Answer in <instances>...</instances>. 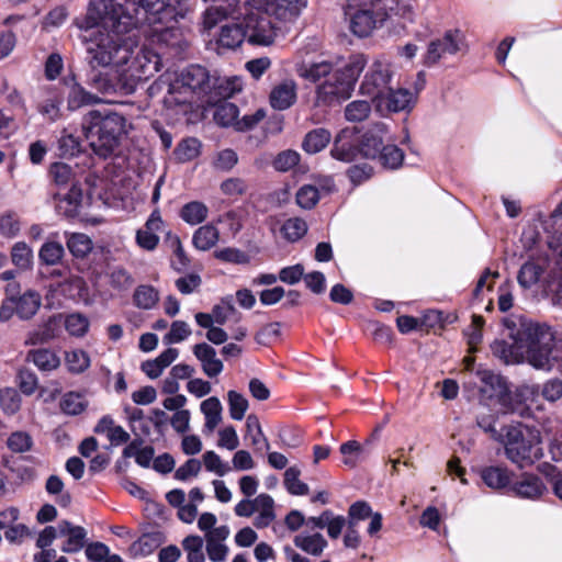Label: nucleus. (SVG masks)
Returning <instances> with one entry per match:
<instances>
[{
    "label": "nucleus",
    "mask_w": 562,
    "mask_h": 562,
    "mask_svg": "<svg viewBox=\"0 0 562 562\" xmlns=\"http://www.w3.org/2000/svg\"><path fill=\"white\" fill-rule=\"evenodd\" d=\"M58 532L59 536L67 537L61 548L64 552L74 553L83 548L87 532L82 527L74 526L67 520H61L58 522Z\"/></svg>",
    "instance_id": "nucleus-21"
},
{
    "label": "nucleus",
    "mask_w": 562,
    "mask_h": 562,
    "mask_svg": "<svg viewBox=\"0 0 562 562\" xmlns=\"http://www.w3.org/2000/svg\"><path fill=\"white\" fill-rule=\"evenodd\" d=\"M207 215L209 207L201 201L188 202L179 212L181 220L191 226L203 223L207 218Z\"/></svg>",
    "instance_id": "nucleus-36"
},
{
    "label": "nucleus",
    "mask_w": 562,
    "mask_h": 562,
    "mask_svg": "<svg viewBox=\"0 0 562 562\" xmlns=\"http://www.w3.org/2000/svg\"><path fill=\"white\" fill-rule=\"evenodd\" d=\"M297 100V83L293 78H284L274 83L269 93V103L277 111L290 109Z\"/></svg>",
    "instance_id": "nucleus-17"
},
{
    "label": "nucleus",
    "mask_w": 562,
    "mask_h": 562,
    "mask_svg": "<svg viewBox=\"0 0 562 562\" xmlns=\"http://www.w3.org/2000/svg\"><path fill=\"white\" fill-rule=\"evenodd\" d=\"M403 159L404 154L402 149L395 145H385L382 148L381 156L379 157L382 166L389 169L398 168L402 165Z\"/></svg>",
    "instance_id": "nucleus-64"
},
{
    "label": "nucleus",
    "mask_w": 562,
    "mask_h": 562,
    "mask_svg": "<svg viewBox=\"0 0 562 562\" xmlns=\"http://www.w3.org/2000/svg\"><path fill=\"white\" fill-rule=\"evenodd\" d=\"M209 72L199 65L183 69L179 75L165 72L150 87V91H166L164 102L167 106L192 102L194 92H204L209 88Z\"/></svg>",
    "instance_id": "nucleus-6"
},
{
    "label": "nucleus",
    "mask_w": 562,
    "mask_h": 562,
    "mask_svg": "<svg viewBox=\"0 0 562 562\" xmlns=\"http://www.w3.org/2000/svg\"><path fill=\"white\" fill-rule=\"evenodd\" d=\"M280 231L284 239L294 243L306 234L307 224L300 217H291L282 224Z\"/></svg>",
    "instance_id": "nucleus-48"
},
{
    "label": "nucleus",
    "mask_w": 562,
    "mask_h": 562,
    "mask_svg": "<svg viewBox=\"0 0 562 562\" xmlns=\"http://www.w3.org/2000/svg\"><path fill=\"white\" fill-rule=\"evenodd\" d=\"M82 192L79 187L72 184L69 191L63 196L58 199L56 204V209L58 213L67 216L74 217L78 214L79 207L81 204Z\"/></svg>",
    "instance_id": "nucleus-34"
},
{
    "label": "nucleus",
    "mask_w": 562,
    "mask_h": 562,
    "mask_svg": "<svg viewBox=\"0 0 562 562\" xmlns=\"http://www.w3.org/2000/svg\"><path fill=\"white\" fill-rule=\"evenodd\" d=\"M188 0H90L86 15L77 26L87 34L89 63L93 66L127 64L134 37L182 47L183 34L176 27L188 11Z\"/></svg>",
    "instance_id": "nucleus-1"
},
{
    "label": "nucleus",
    "mask_w": 562,
    "mask_h": 562,
    "mask_svg": "<svg viewBox=\"0 0 562 562\" xmlns=\"http://www.w3.org/2000/svg\"><path fill=\"white\" fill-rule=\"evenodd\" d=\"M200 409L205 417L204 430L212 432L222 422L221 401L216 396H211L201 403Z\"/></svg>",
    "instance_id": "nucleus-32"
},
{
    "label": "nucleus",
    "mask_w": 562,
    "mask_h": 562,
    "mask_svg": "<svg viewBox=\"0 0 562 562\" xmlns=\"http://www.w3.org/2000/svg\"><path fill=\"white\" fill-rule=\"evenodd\" d=\"M192 330L188 323L175 321L170 325L169 331L164 336V342L167 345L179 344L190 337Z\"/></svg>",
    "instance_id": "nucleus-63"
},
{
    "label": "nucleus",
    "mask_w": 562,
    "mask_h": 562,
    "mask_svg": "<svg viewBox=\"0 0 562 562\" xmlns=\"http://www.w3.org/2000/svg\"><path fill=\"white\" fill-rule=\"evenodd\" d=\"M418 99V91H412L407 88L398 87L394 89L392 86L386 93L375 100L372 104L381 115L391 113L411 112Z\"/></svg>",
    "instance_id": "nucleus-13"
},
{
    "label": "nucleus",
    "mask_w": 562,
    "mask_h": 562,
    "mask_svg": "<svg viewBox=\"0 0 562 562\" xmlns=\"http://www.w3.org/2000/svg\"><path fill=\"white\" fill-rule=\"evenodd\" d=\"M220 240V231L211 223L200 226L192 236L193 246L201 251H207Z\"/></svg>",
    "instance_id": "nucleus-31"
},
{
    "label": "nucleus",
    "mask_w": 562,
    "mask_h": 562,
    "mask_svg": "<svg viewBox=\"0 0 562 562\" xmlns=\"http://www.w3.org/2000/svg\"><path fill=\"white\" fill-rule=\"evenodd\" d=\"M229 528L226 525L218 526L210 535H205V549L207 557L213 562H222L228 554V547L225 544L229 537Z\"/></svg>",
    "instance_id": "nucleus-19"
},
{
    "label": "nucleus",
    "mask_w": 562,
    "mask_h": 562,
    "mask_svg": "<svg viewBox=\"0 0 562 562\" xmlns=\"http://www.w3.org/2000/svg\"><path fill=\"white\" fill-rule=\"evenodd\" d=\"M105 100L97 93L88 91L78 82H74L67 93V109L69 111H77L82 106L94 105L104 103Z\"/></svg>",
    "instance_id": "nucleus-22"
},
{
    "label": "nucleus",
    "mask_w": 562,
    "mask_h": 562,
    "mask_svg": "<svg viewBox=\"0 0 562 562\" xmlns=\"http://www.w3.org/2000/svg\"><path fill=\"white\" fill-rule=\"evenodd\" d=\"M229 416L234 420H241L249 407L248 400L234 390L227 392Z\"/></svg>",
    "instance_id": "nucleus-51"
},
{
    "label": "nucleus",
    "mask_w": 562,
    "mask_h": 562,
    "mask_svg": "<svg viewBox=\"0 0 562 562\" xmlns=\"http://www.w3.org/2000/svg\"><path fill=\"white\" fill-rule=\"evenodd\" d=\"M113 71H97L88 81V85L103 95L128 94L134 91V83L130 82L127 75L122 69Z\"/></svg>",
    "instance_id": "nucleus-14"
},
{
    "label": "nucleus",
    "mask_w": 562,
    "mask_h": 562,
    "mask_svg": "<svg viewBox=\"0 0 562 562\" xmlns=\"http://www.w3.org/2000/svg\"><path fill=\"white\" fill-rule=\"evenodd\" d=\"M331 134L326 128H315L308 132L303 142V148L306 153L316 154L323 150L330 142Z\"/></svg>",
    "instance_id": "nucleus-42"
},
{
    "label": "nucleus",
    "mask_w": 562,
    "mask_h": 562,
    "mask_svg": "<svg viewBox=\"0 0 562 562\" xmlns=\"http://www.w3.org/2000/svg\"><path fill=\"white\" fill-rule=\"evenodd\" d=\"M542 272L543 268L540 265L535 261H527L519 270L518 283L522 288L528 289L539 281Z\"/></svg>",
    "instance_id": "nucleus-52"
},
{
    "label": "nucleus",
    "mask_w": 562,
    "mask_h": 562,
    "mask_svg": "<svg viewBox=\"0 0 562 562\" xmlns=\"http://www.w3.org/2000/svg\"><path fill=\"white\" fill-rule=\"evenodd\" d=\"M499 441L504 443L506 457L520 468L533 463L542 456V439L536 427L521 423L507 425Z\"/></svg>",
    "instance_id": "nucleus-7"
},
{
    "label": "nucleus",
    "mask_w": 562,
    "mask_h": 562,
    "mask_svg": "<svg viewBox=\"0 0 562 562\" xmlns=\"http://www.w3.org/2000/svg\"><path fill=\"white\" fill-rule=\"evenodd\" d=\"M480 366L476 375L482 382V396L495 400L499 405V412L503 414L516 412V407L512 405V395L508 391L506 381L498 374L487 369H481Z\"/></svg>",
    "instance_id": "nucleus-12"
},
{
    "label": "nucleus",
    "mask_w": 562,
    "mask_h": 562,
    "mask_svg": "<svg viewBox=\"0 0 562 562\" xmlns=\"http://www.w3.org/2000/svg\"><path fill=\"white\" fill-rule=\"evenodd\" d=\"M508 324L514 329L513 335L522 344L525 357L533 368L550 370L562 358L560 341L548 324L519 315H515V319Z\"/></svg>",
    "instance_id": "nucleus-3"
},
{
    "label": "nucleus",
    "mask_w": 562,
    "mask_h": 562,
    "mask_svg": "<svg viewBox=\"0 0 562 562\" xmlns=\"http://www.w3.org/2000/svg\"><path fill=\"white\" fill-rule=\"evenodd\" d=\"M66 245L76 258L87 257L93 247L91 238L82 233H66Z\"/></svg>",
    "instance_id": "nucleus-41"
},
{
    "label": "nucleus",
    "mask_w": 562,
    "mask_h": 562,
    "mask_svg": "<svg viewBox=\"0 0 562 562\" xmlns=\"http://www.w3.org/2000/svg\"><path fill=\"white\" fill-rule=\"evenodd\" d=\"M321 198L317 187L313 184H304L296 192V203L302 209H313Z\"/></svg>",
    "instance_id": "nucleus-62"
},
{
    "label": "nucleus",
    "mask_w": 562,
    "mask_h": 562,
    "mask_svg": "<svg viewBox=\"0 0 562 562\" xmlns=\"http://www.w3.org/2000/svg\"><path fill=\"white\" fill-rule=\"evenodd\" d=\"M46 98L36 104L37 112L50 122H56L61 116L60 98L50 88H43Z\"/></svg>",
    "instance_id": "nucleus-33"
},
{
    "label": "nucleus",
    "mask_w": 562,
    "mask_h": 562,
    "mask_svg": "<svg viewBox=\"0 0 562 562\" xmlns=\"http://www.w3.org/2000/svg\"><path fill=\"white\" fill-rule=\"evenodd\" d=\"M0 406L7 415H14L21 407V396L13 387L0 390Z\"/></svg>",
    "instance_id": "nucleus-57"
},
{
    "label": "nucleus",
    "mask_w": 562,
    "mask_h": 562,
    "mask_svg": "<svg viewBox=\"0 0 562 562\" xmlns=\"http://www.w3.org/2000/svg\"><path fill=\"white\" fill-rule=\"evenodd\" d=\"M26 361L32 362L42 372L54 371L60 366L59 356L49 348L31 349L26 355Z\"/></svg>",
    "instance_id": "nucleus-25"
},
{
    "label": "nucleus",
    "mask_w": 562,
    "mask_h": 562,
    "mask_svg": "<svg viewBox=\"0 0 562 562\" xmlns=\"http://www.w3.org/2000/svg\"><path fill=\"white\" fill-rule=\"evenodd\" d=\"M385 134V127L383 125H376L369 130L362 138L361 153L367 158H379L383 146V139Z\"/></svg>",
    "instance_id": "nucleus-27"
},
{
    "label": "nucleus",
    "mask_w": 562,
    "mask_h": 562,
    "mask_svg": "<svg viewBox=\"0 0 562 562\" xmlns=\"http://www.w3.org/2000/svg\"><path fill=\"white\" fill-rule=\"evenodd\" d=\"M238 108L231 102H224L216 106L214 112V121L224 127L233 126L235 130L238 123Z\"/></svg>",
    "instance_id": "nucleus-47"
},
{
    "label": "nucleus",
    "mask_w": 562,
    "mask_h": 562,
    "mask_svg": "<svg viewBox=\"0 0 562 562\" xmlns=\"http://www.w3.org/2000/svg\"><path fill=\"white\" fill-rule=\"evenodd\" d=\"M19 284L13 283L5 286V299L0 306V322H8L16 313L15 294Z\"/></svg>",
    "instance_id": "nucleus-61"
},
{
    "label": "nucleus",
    "mask_w": 562,
    "mask_h": 562,
    "mask_svg": "<svg viewBox=\"0 0 562 562\" xmlns=\"http://www.w3.org/2000/svg\"><path fill=\"white\" fill-rule=\"evenodd\" d=\"M484 324V318L481 315H472V323L464 331L468 338L469 350L471 352L476 351L477 346L481 344L483 339L482 329Z\"/></svg>",
    "instance_id": "nucleus-55"
},
{
    "label": "nucleus",
    "mask_w": 562,
    "mask_h": 562,
    "mask_svg": "<svg viewBox=\"0 0 562 562\" xmlns=\"http://www.w3.org/2000/svg\"><path fill=\"white\" fill-rule=\"evenodd\" d=\"M7 447L14 453L29 452L33 448L32 436L24 430H16L9 435L7 438Z\"/></svg>",
    "instance_id": "nucleus-50"
},
{
    "label": "nucleus",
    "mask_w": 562,
    "mask_h": 562,
    "mask_svg": "<svg viewBox=\"0 0 562 562\" xmlns=\"http://www.w3.org/2000/svg\"><path fill=\"white\" fill-rule=\"evenodd\" d=\"M339 451L342 454V463L350 469L356 468L357 464L363 461L368 456L366 446L356 440L342 443Z\"/></svg>",
    "instance_id": "nucleus-37"
},
{
    "label": "nucleus",
    "mask_w": 562,
    "mask_h": 562,
    "mask_svg": "<svg viewBox=\"0 0 562 562\" xmlns=\"http://www.w3.org/2000/svg\"><path fill=\"white\" fill-rule=\"evenodd\" d=\"M179 356V350L176 348H168L162 351L154 360H146L142 363V371L151 380L161 375L164 370L168 368Z\"/></svg>",
    "instance_id": "nucleus-24"
},
{
    "label": "nucleus",
    "mask_w": 562,
    "mask_h": 562,
    "mask_svg": "<svg viewBox=\"0 0 562 562\" xmlns=\"http://www.w3.org/2000/svg\"><path fill=\"white\" fill-rule=\"evenodd\" d=\"M79 137L64 130L58 138V149L64 157H74L80 153Z\"/></svg>",
    "instance_id": "nucleus-59"
},
{
    "label": "nucleus",
    "mask_w": 562,
    "mask_h": 562,
    "mask_svg": "<svg viewBox=\"0 0 562 562\" xmlns=\"http://www.w3.org/2000/svg\"><path fill=\"white\" fill-rule=\"evenodd\" d=\"M255 8H265L279 22H292L306 5V0H247Z\"/></svg>",
    "instance_id": "nucleus-15"
},
{
    "label": "nucleus",
    "mask_w": 562,
    "mask_h": 562,
    "mask_svg": "<svg viewBox=\"0 0 562 562\" xmlns=\"http://www.w3.org/2000/svg\"><path fill=\"white\" fill-rule=\"evenodd\" d=\"M56 291H59L65 297L74 301H82L88 304L89 289L83 278L70 274L63 282L56 285Z\"/></svg>",
    "instance_id": "nucleus-23"
},
{
    "label": "nucleus",
    "mask_w": 562,
    "mask_h": 562,
    "mask_svg": "<svg viewBox=\"0 0 562 562\" xmlns=\"http://www.w3.org/2000/svg\"><path fill=\"white\" fill-rule=\"evenodd\" d=\"M88 401L80 392L69 391L65 393L59 402V407L66 415L75 416L86 411Z\"/></svg>",
    "instance_id": "nucleus-40"
},
{
    "label": "nucleus",
    "mask_w": 562,
    "mask_h": 562,
    "mask_svg": "<svg viewBox=\"0 0 562 562\" xmlns=\"http://www.w3.org/2000/svg\"><path fill=\"white\" fill-rule=\"evenodd\" d=\"M12 262L20 269H30L33 262V250L24 241H18L11 250Z\"/></svg>",
    "instance_id": "nucleus-53"
},
{
    "label": "nucleus",
    "mask_w": 562,
    "mask_h": 562,
    "mask_svg": "<svg viewBox=\"0 0 562 562\" xmlns=\"http://www.w3.org/2000/svg\"><path fill=\"white\" fill-rule=\"evenodd\" d=\"M247 37L243 22L225 24L221 27L216 44L218 49H235L241 45Z\"/></svg>",
    "instance_id": "nucleus-26"
},
{
    "label": "nucleus",
    "mask_w": 562,
    "mask_h": 562,
    "mask_svg": "<svg viewBox=\"0 0 562 562\" xmlns=\"http://www.w3.org/2000/svg\"><path fill=\"white\" fill-rule=\"evenodd\" d=\"M89 326L88 317L80 313L69 314L65 319L66 330L75 337H83L88 333Z\"/></svg>",
    "instance_id": "nucleus-54"
},
{
    "label": "nucleus",
    "mask_w": 562,
    "mask_h": 562,
    "mask_svg": "<svg viewBox=\"0 0 562 562\" xmlns=\"http://www.w3.org/2000/svg\"><path fill=\"white\" fill-rule=\"evenodd\" d=\"M238 16L243 19V25L249 43L256 45H271L281 31L278 23L271 21L270 13L265 8H255L241 0Z\"/></svg>",
    "instance_id": "nucleus-8"
},
{
    "label": "nucleus",
    "mask_w": 562,
    "mask_h": 562,
    "mask_svg": "<svg viewBox=\"0 0 562 562\" xmlns=\"http://www.w3.org/2000/svg\"><path fill=\"white\" fill-rule=\"evenodd\" d=\"M246 438H249L251 446L257 449L269 450V448H270L269 441L262 431L259 418L256 415L247 416Z\"/></svg>",
    "instance_id": "nucleus-44"
},
{
    "label": "nucleus",
    "mask_w": 562,
    "mask_h": 562,
    "mask_svg": "<svg viewBox=\"0 0 562 562\" xmlns=\"http://www.w3.org/2000/svg\"><path fill=\"white\" fill-rule=\"evenodd\" d=\"M293 541L299 549L314 557L321 555L327 547V541L323 535L318 532L313 535H296Z\"/></svg>",
    "instance_id": "nucleus-35"
},
{
    "label": "nucleus",
    "mask_w": 562,
    "mask_h": 562,
    "mask_svg": "<svg viewBox=\"0 0 562 562\" xmlns=\"http://www.w3.org/2000/svg\"><path fill=\"white\" fill-rule=\"evenodd\" d=\"M481 479L490 488L501 490L510 483L507 469L502 467H486L481 470Z\"/></svg>",
    "instance_id": "nucleus-39"
},
{
    "label": "nucleus",
    "mask_w": 562,
    "mask_h": 562,
    "mask_svg": "<svg viewBox=\"0 0 562 562\" xmlns=\"http://www.w3.org/2000/svg\"><path fill=\"white\" fill-rule=\"evenodd\" d=\"M133 301L138 308L151 310L159 301V292L151 285H138L134 291Z\"/></svg>",
    "instance_id": "nucleus-45"
},
{
    "label": "nucleus",
    "mask_w": 562,
    "mask_h": 562,
    "mask_svg": "<svg viewBox=\"0 0 562 562\" xmlns=\"http://www.w3.org/2000/svg\"><path fill=\"white\" fill-rule=\"evenodd\" d=\"M81 128L91 150L108 158L119 150L132 125L119 112L91 110L82 117Z\"/></svg>",
    "instance_id": "nucleus-4"
},
{
    "label": "nucleus",
    "mask_w": 562,
    "mask_h": 562,
    "mask_svg": "<svg viewBox=\"0 0 562 562\" xmlns=\"http://www.w3.org/2000/svg\"><path fill=\"white\" fill-rule=\"evenodd\" d=\"M468 48L465 34L459 29L448 30L442 37L432 40L424 55L426 66L436 65L447 55H456Z\"/></svg>",
    "instance_id": "nucleus-11"
},
{
    "label": "nucleus",
    "mask_w": 562,
    "mask_h": 562,
    "mask_svg": "<svg viewBox=\"0 0 562 562\" xmlns=\"http://www.w3.org/2000/svg\"><path fill=\"white\" fill-rule=\"evenodd\" d=\"M515 315H510L504 318V326L508 330V337L512 339V344L503 339H496L491 345V350L495 357L501 359L504 363H519L524 360V347L522 344L515 337L514 329L508 324L509 321H514Z\"/></svg>",
    "instance_id": "nucleus-16"
},
{
    "label": "nucleus",
    "mask_w": 562,
    "mask_h": 562,
    "mask_svg": "<svg viewBox=\"0 0 562 562\" xmlns=\"http://www.w3.org/2000/svg\"><path fill=\"white\" fill-rule=\"evenodd\" d=\"M357 143L358 138L352 130H341L335 137L334 145L330 150L333 158L344 162L353 161L359 154Z\"/></svg>",
    "instance_id": "nucleus-18"
},
{
    "label": "nucleus",
    "mask_w": 562,
    "mask_h": 562,
    "mask_svg": "<svg viewBox=\"0 0 562 562\" xmlns=\"http://www.w3.org/2000/svg\"><path fill=\"white\" fill-rule=\"evenodd\" d=\"M367 63L368 59L363 54H352L347 59L341 57L321 58L313 61L299 59L295 61L294 69L301 79L315 85L314 105L333 108L352 95Z\"/></svg>",
    "instance_id": "nucleus-2"
},
{
    "label": "nucleus",
    "mask_w": 562,
    "mask_h": 562,
    "mask_svg": "<svg viewBox=\"0 0 562 562\" xmlns=\"http://www.w3.org/2000/svg\"><path fill=\"white\" fill-rule=\"evenodd\" d=\"M273 498L268 494H259L255 498V513L257 516L254 525L257 528L268 527L276 518Z\"/></svg>",
    "instance_id": "nucleus-30"
},
{
    "label": "nucleus",
    "mask_w": 562,
    "mask_h": 562,
    "mask_svg": "<svg viewBox=\"0 0 562 562\" xmlns=\"http://www.w3.org/2000/svg\"><path fill=\"white\" fill-rule=\"evenodd\" d=\"M414 0H348L346 14L350 18V30L359 36H369L392 15L406 20L413 18Z\"/></svg>",
    "instance_id": "nucleus-5"
},
{
    "label": "nucleus",
    "mask_w": 562,
    "mask_h": 562,
    "mask_svg": "<svg viewBox=\"0 0 562 562\" xmlns=\"http://www.w3.org/2000/svg\"><path fill=\"white\" fill-rule=\"evenodd\" d=\"M65 256L64 246L54 240L45 241L38 250V259L42 265L57 266L61 262Z\"/></svg>",
    "instance_id": "nucleus-43"
},
{
    "label": "nucleus",
    "mask_w": 562,
    "mask_h": 562,
    "mask_svg": "<svg viewBox=\"0 0 562 562\" xmlns=\"http://www.w3.org/2000/svg\"><path fill=\"white\" fill-rule=\"evenodd\" d=\"M394 70L385 58H376L369 66L359 87V93L369 97L372 103L392 86Z\"/></svg>",
    "instance_id": "nucleus-10"
},
{
    "label": "nucleus",
    "mask_w": 562,
    "mask_h": 562,
    "mask_svg": "<svg viewBox=\"0 0 562 562\" xmlns=\"http://www.w3.org/2000/svg\"><path fill=\"white\" fill-rule=\"evenodd\" d=\"M193 353L201 362L202 371L206 376L215 378L222 373L224 364L216 357V350L212 346L205 342L196 344L193 347Z\"/></svg>",
    "instance_id": "nucleus-20"
},
{
    "label": "nucleus",
    "mask_w": 562,
    "mask_h": 562,
    "mask_svg": "<svg viewBox=\"0 0 562 562\" xmlns=\"http://www.w3.org/2000/svg\"><path fill=\"white\" fill-rule=\"evenodd\" d=\"M65 366L71 374H82L91 366V359L87 351L72 349L65 352Z\"/></svg>",
    "instance_id": "nucleus-38"
},
{
    "label": "nucleus",
    "mask_w": 562,
    "mask_h": 562,
    "mask_svg": "<svg viewBox=\"0 0 562 562\" xmlns=\"http://www.w3.org/2000/svg\"><path fill=\"white\" fill-rule=\"evenodd\" d=\"M56 336L57 334L54 328V322L52 319H48L43 325L38 326L36 329L29 334L26 344H45L56 338Z\"/></svg>",
    "instance_id": "nucleus-60"
},
{
    "label": "nucleus",
    "mask_w": 562,
    "mask_h": 562,
    "mask_svg": "<svg viewBox=\"0 0 562 562\" xmlns=\"http://www.w3.org/2000/svg\"><path fill=\"white\" fill-rule=\"evenodd\" d=\"M201 153V142L194 137L181 140L175 149L176 159L180 162H187L199 157Z\"/></svg>",
    "instance_id": "nucleus-49"
},
{
    "label": "nucleus",
    "mask_w": 562,
    "mask_h": 562,
    "mask_svg": "<svg viewBox=\"0 0 562 562\" xmlns=\"http://www.w3.org/2000/svg\"><path fill=\"white\" fill-rule=\"evenodd\" d=\"M135 41L132 44V55L127 64L122 66L111 65L114 68L122 69L127 75L130 82L135 85L136 80L148 79L159 71L161 66L160 56L148 47H143L134 53V48L137 47L138 37H134ZM90 65L94 67L91 63ZM108 65L106 67H109Z\"/></svg>",
    "instance_id": "nucleus-9"
},
{
    "label": "nucleus",
    "mask_w": 562,
    "mask_h": 562,
    "mask_svg": "<svg viewBox=\"0 0 562 562\" xmlns=\"http://www.w3.org/2000/svg\"><path fill=\"white\" fill-rule=\"evenodd\" d=\"M372 105V101L353 100L345 106V119L352 123L362 122L370 116Z\"/></svg>",
    "instance_id": "nucleus-46"
},
{
    "label": "nucleus",
    "mask_w": 562,
    "mask_h": 562,
    "mask_svg": "<svg viewBox=\"0 0 562 562\" xmlns=\"http://www.w3.org/2000/svg\"><path fill=\"white\" fill-rule=\"evenodd\" d=\"M300 474V470L295 467H291L285 470L284 485L288 492L292 495H306L308 493L307 484L299 479Z\"/></svg>",
    "instance_id": "nucleus-56"
},
{
    "label": "nucleus",
    "mask_w": 562,
    "mask_h": 562,
    "mask_svg": "<svg viewBox=\"0 0 562 562\" xmlns=\"http://www.w3.org/2000/svg\"><path fill=\"white\" fill-rule=\"evenodd\" d=\"M16 314L21 319L32 318L42 305V296L35 290H27L22 295H15Z\"/></svg>",
    "instance_id": "nucleus-28"
},
{
    "label": "nucleus",
    "mask_w": 562,
    "mask_h": 562,
    "mask_svg": "<svg viewBox=\"0 0 562 562\" xmlns=\"http://www.w3.org/2000/svg\"><path fill=\"white\" fill-rule=\"evenodd\" d=\"M123 456L135 458L137 464L147 468L154 458V449L151 447L138 448L135 442H132L124 448Z\"/></svg>",
    "instance_id": "nucleus-58"
},
{
    "label": "nucleus",
    "mask_w": 562,
    "mask_h": 562,
    "mask_svg": "<svg viewBox=\"0 0 562 562\" xmlns=\"http://www.w3.org/2000/svg\"><path fill=\"white\" fill-rule=\"evenodd\" d=\"M513 491L519 497L536 499L543 494L546 486L540 477L526 474L513 485Z\"/></svg>",
    "instance_id": "nucleus-29"
}]
</instances>
